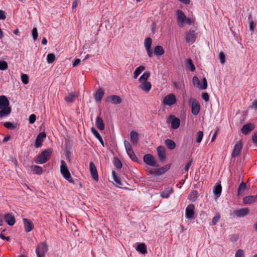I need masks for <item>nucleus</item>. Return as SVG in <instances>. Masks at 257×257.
I'll list each match as a JSON object with an SVG mask.
<instances>
[{
	"mask_svg": "<svg viewBox=\"0 0 257 257\" xmlns=\"http://www.w3.org/2000/svg\"><path fill=\"white\" fill-rule=\"evenodd\" d=\"M60 172L64 179L70 183H74V180L71 176L67 165L64 160L61 161Z\"/></svg>",
	"mask_w": 257,
	"mask_h": 257,
	"instance_id": "1",
	"label": "nucleus"
},
{
	"mask_svg": "<svg viewBox=\"0 0 257 257\" xmlns=\"http://www.w3.org/2000/svg\"><path fill=\"white\" fill-rule=\"evenodd\" d=\"M51 153L52 152L50 149L45 150L36 158L35 162L39 164L46 163L50 159Z\"/></svg>",
	"mask_w": 257,
	"mask_h": 257,
	"instance_id": "2",
	"label": "nucleus"
},
{
	"mask_svg": "<svg viewBox=\"0 0 257 257\" xmlns=\"http://www.w3.org/2000/svg\"><path fill=\"white\" fill-rule=\"evenodd\" d=\"M48 245L46 242L40 243L36 248V253L37 257H44L48 251Z\"/></svg>",
	"mask_w": 257,
	"mask_h": 257,
	"instance_id": "3",
	"label": "nucleus"
},
{
	"mask_svg": "<svg viewBox=\"0 0 257 257\" xmlns=\"http://www.w3.org/2000/svg\"><path fill=\"white\" fill-rule=\"evenodd\" d=\"M195 205L193 204H189L185 209V216L187 219L192 220L195 219L196 215L195 214Z\"/></svg>",
	"mask_w": 257,
	"mask_h": 257,
	"instance_id": "4",
	"label": "nucleus"
},
{
	"mask_svg": "<svg viewBox=\"0 0 257 257\" xmlns=\"http://www.w3.org/2000/svg\"><path fill=\"white\" fill-rule=\"evenodd\" d=\"M192 82L193 85L203 90L206 89L207 87V82L205 77H203L202 80V85H200V80L197 76H194L192 78Z\"/></svg>",
	"mask_w": 257,
	"mask_h": 257,
	"instance_id": "5",
	"label": "nucleus"
},
{
	"mask_svg": "<svg viewBox=\"0 0 257 257\" xmlns=\"http://www.w3.org/2000/svg\"><path fill=\"white\" fill-rule=\"evenodd\" d=\"M242 148V143L240 140L236 142L234 146L233 151L231 153V158H235L238 157L241 152Z\"/></svg>",
	"mask_w": 257,
	"mask_h": 257,
	"instance_id": "6",
	"label": "nucleus"
},
{
	"mask_svg": "<svg viewBox=\"0 0 257 257\" xmlns=\"http://www.w3.org/2000/svg\"><path fill=\"white\" fill-rule=\"evenodd\" d=\"M167 122L170 123L171 127L173 129L176 130L178 128L180 124V119L175 117L174 115H170L167 119Z\"/></svg>",
	"mask_w": 257,
	"mask_h": 257,
	"instance_id": "7",
	"label": "nucleus"
},
{
	"mask_svg": "<svg viewBox=\"0 0 257 257\" xmlns=\"http://www.w3.org/2000/svg\"><path fill=\"white\" fill-rule=\"evenodd\" d=\"M177 22L180 27L184 26V22L186 17L182 11L178 10L176 11Z\"/></svg>",
	"mask_w": 257,
	"mask_h": 257,
	"instance_id": "8",
	"label": "nucleus"
},
{
	"mask_svg": "<svg viewBox=\"0 0 257 257\" xmlns=\"http://www.w3.org/2000/svg\"><path fill=\"white\" fill-rule=\"evenodd\" d=\"M143 160L147 165L152 167H157L158 165L156 164L155 158L151 154H146L144 156Z\"/></svg>",
	"mask_w": 257,
	"mask_h": 257,
	"instance_id": "9",
	"label": "nucleus"
},
{
	"mask_svg": "<svg viewBox=\"0 0 257 257\" xmlns=\"http://www.w3.org/2000/svg\"><path fill=\"white\" fill-rule=\"evenodd\" d=\"M163 102L165 105L169 106L175 104L176 102V96L173 94H169L164 98Z\"/></svg>",
	"mask_w": 257,
	"mask_h": 257,
	"instance_id": "10",
	"label": "nucleus"
},
{
	"mask_svg": "<svg viewBox=\"0 0 257 257\" xmlns=\"http://www.w3.org/2000/svg\"><path fill=\"white\" fill-rule=\"evenodd\" d=\"M152 43V40L150 37H148L145 40L144 46L147 51L148 55L149 57H152L153 55L152 50L151 49V46Z\"/></svg>",
	"mask_w": 257,
	"mask_h": 257,
	"instance_id": "11",
	"label": "nucleus"
},
{
	"mask_svg": "<svg viewBox=\"0 0 257 257\" xmlns=\"http://www.w3.org/2000/svg\"><path fill=\"white\" fill-rule=\"evenodd\" d=\"M185 39L187 43L193 44L196 41V37L194 30H189L185 34Z\"/></svg>",
	"mask_w": 257,
	"mask_h": 257,
	"instance_id": "12",
	"label": "nucleus"
},
{
	"mask_svg": "<svg viewBox=\"0 0 257 257\" xmlns=\"http://www.w3.org/2000/svg\"><path fill=\"white\" fill-rule=\"evenodd\" d=\"M169 169L167 165L165 167H161L157 169H151L150 173L154 175H161L164 174Z\"/></svg>",
	"mask_w": 257,
	"mask_h": 257,
	"instance_id": "13",
	"label": "nucleus"
},
{
	"mask_svg": "<svg viewBox=\"0 0 257 257\" xmlns=\"http://www.w3.org/2000/svg\"><path fill=\"white\" fill-rule=\"evenodd\" d=\"M200 110V105L199 103L195 99L192 100L191 104V112L194 115H197Z\"/></svg>",
	"mask_w": 257,
	"mask_h": 257,
	"instance_id": "14",
	"label": "nucleus"
},
{
	"mask_svg": "<svg viewBox=\"0 0 257 257\" xmlns=\"http://www.w3.org/2000/svg\"><path fill=\"white\" fill-rule=\"evenodd\" d=\"M89 169L92 178L97 181L98 180V176L97 171L94 164L92 162H90L89 164Z\"/></svg>",
	"mask_w": 257,
	"mask_h": 257,
	"instance_id": "15",
	"label": "nucleus"
},
{
	"mask_svg": "<svg viewBox=\"0 0 257 257\" xmlns=\"http://www.w3.org/2000/svg\"><path fill=\"white\" fill-rule=\"evenodd\" d=\"M46 137V135L44 132H41L37 136L35 143V147L36 148H38L40 147H41L42 142H43V140Z\"/></svg>",
	"mask_w": 257,
	"mask_h": 257,
	"instance_id": "16",
	"label": "nucleus"
},
{
	"mask_svg": "<svg viewBox=\"0 0 257 257\" xmlns=\"http://www.w3.org/2000/svg\"><path fill=\"white\" fill-rule=\"evenodd\" d=\"M157 152L159 158L161 161H164L166 160V152L163 146H160L158 147L157 148Z\"/></svg>",
	"mask_w": 257,
	"mask_h": 257,
	"instance_id": "17",
	"label": "nucleus"
},
{
	"mask_svg": "<svg viewBox=\"0 0 257 257\" xmlns=\"http://www.w3.org/2000/svg\"><path fill=\"white\" fill-rule=\"evenodd\" d=\"M5 221L10 226H13L15 223L16 220L14 216L11 213H7L4 216Z\"/></svg>",
	"mask_w": 257,
	"mask_h": 257,
	"instance_id": "18",
	"label": "nucleus"
},
{
	"mask_svg": "<svg viewBox=\"0 0 257 257\" xmlns=\"http://www.w3.org/2000/svg\"><path fill=\"white\" fill-rule=\"evenodd\" d=\"M249 210L247 208H241L234 211V214L237 217H241L247 215L248 214Z\"/></svg>",
	"mask_w": 257,
	"mask_h": 257,
	"instance_id": "19",
	"label": "nucleus"
},
{
	"mask_svg": "<svg viewBox=\"0 0 257 257\" xmlns=\"http://www.w3.org/2000/svg\"><path fill=\"white\" fill-rule=\"evenodd\" d=\"M12 112V109L10 105L6 106L0 109V118L6 117L9 115Z\"/></svg>",
	"mask_w": 257,
	"mask_h": 257,
	"instance_id": "20",
	"label": "nucleus"
},
{
	"mask_svg": "<svg viewBox=\"0 0 257 257\" xmlns=\"http://www.w3.org/2000/svg\"><path fill=\"white\" fill-rule=\"evenodd\" d=\"M9 105H10V101L8 98L5 95L0 96V109Z\"/></svg>",
	"mask_w": 257,
	"mask_h": 257,
	"instance_id": "21",
	"label": "nucleus"
},
{
	"mask_svg": "<svg viewBox=\"0 0 257 257\" xmlns=\"http://www.w3.org/2000/svg\"><path fill=\"white\" fill-rule=\"evenodd\" d=\"M254 128V125L252 123H247L244 125L241 131L242 134L244 135L248 134L250 132H251Z\"/></svg>",
	"mask_w": 257,
	"mask_h": 257,
	"instance_id": "22",
	"label": "nucleus"
},
{
	"mask_svg": "<svg viewBox=\"0 0 257 257\" xmlns=\"http://www.w3.org/2000/svg\"><path fill=\"white\" fill-rule=\"evenodd\" d=\"M23 220L25 226V230L27 232H30L33 229V225L32 222L27 218H24Z\"/></svg>",
	"mask_w": 257,
	"mask_h": 257,
	"instance_id": "23",
	"label": "nucleus"
},
{
	"mask_svg": "<svg viewBox=\"0 0 257 257\" xmlns=\"http://www.w3.org/2000/svg\"><path fill=\"white\" fill-rule=\"evenodd\" d=\"M112 175L113 177V180L114 181L116 185L121 188L124 184V182L122 181L117 176L114 171L112 172Z\"/></svg>",
	"mask_w": 257,
	"mask_h": 257,
	"instance_id": "24",
	"label": "nucleus"
},
{
	"mask_svg": "<svg viewBox=\"0 0 257 257\" xmlns=\"http://www.w3.org/2000/svg\"><path fill=\"white\" fill-rule=\"evenodd\" d=\"M136 250L142 254H146L147 252V246L144 243H138Z\"/></svg>",
	"mask_w": 257,
	"mask_h": 257,
	"instance_id": "25",
	"label": "nucleus"
},
{
	"mask_svg": "<svg viewBox=\"0 0 257 257\" xmlns=\"http://www.w3.org/2000/svg\"><path fill=\"white\" fill-rule=\"evenodd\" d=\"M91 131L95 138L99 141L103 147H104L103 141L98 131L93 127L91 128Z\"/></svg>",
	"mask_w": 257,
	"mask_h": 257,
	"instance_id": "26",
	"label": "nucleus"
},
{
	"mask_svg": "<svg viewBox=\"0 0 257 257\" xmlns=\"http://www.w3.org/2000/svg\"><path fill=\"white\" fill-rule=\"evenodd\" d=\"M139 87L146 92H148L151 89L152 85L150 82H146L142 83Z\"/></svg>",
	"mask_w": 257,
	"mask_h": 257,
	"instance_id": "27",
	"label": "nucleus"
},
{
	"mask_svg": "<svg viewBox=\"0 0 257 257\" xmlns=\"http://www.w3.org/2000/svg\"><path fill=\"white\" fill-rule=\"evenodd\" d=\"M246 183H245L243 182H242L239 185L238 189H237V196H242L244 194V192L246 189Z\"/></svg>",
	"mask_w": 257,
	"mask_h": 257,
	"instance_id": "28",
	"label": "nucleus"
},
{
	"mask_svg": "<svg viewBox=\"0 0 257 257\" xmlns=\"http://www.w3.org/2000/svg\"><path fill=\"white\" fill-rule=\"evenodd\" d=\"M130 137L131 141L133 144L135 145L138 143L139 139V135L138 133L134 131H131L130 133Z\"/></svg>",
	"mask_w": 257,
	"mask_h": 257,
	"instance_id": "29",
	"label": "nucleus"
},
{
	"mask_svg": "<svg viewBox=\"0 0 257 257\" xmlns=\"http://www.w3.org/2000/svg\"><path fill=\"white\" fill-rule=\"evenodd\" d=\"M104 92L102 88H99L95 95V99L96 101H100L104 96Z\"/></svg>",
	"mask_w": 257,
	"mask_h": 257,
	"instance_id": "30",
	"label": "nucleus"
},
{
	"mask_svg": "<svg viewBox=\"0 0 257 257\" xmlns=\"http://www.w3.org/2000/svg\"><path fill=\"white\" fill-rule=\"evenodd\" d=\"M96 125L100 131L104 130L105 126L102 119L100 116H97L96 120Z\"/></svg>",
	"mask_w": 257,
	"mask_h": 257,
	"instance_id": "31",
	"label": "nucleus"
},
{
	"mask_svg": "<svg viewBox=\"0 0 257 257\" xmlns=\"http://www.w3.org/2000/svg\"><path fill=\"white\" fill-rule=\"evenodd\" d=\"M257 199V195L255 196H248L244 197L243 203L244 204H250L253 203Z\"/></svg>",
	"mask_w": 257,
	"mask_h": 257,
	"instance_id": "32",
	"label": "nucleus"
},
{
	"mask_svg": "<svg viewBox=\"0 0 257 257\" xmlns=\"http://www.w3.org/2000/svg\"><path fill=\"white\" fill-rule=\"evenodd\" d=\"M173 192V189L168 188L165 189L161 193L160 196L163 198H168L170 195Z\"/></svg>",
	"mask_w": 257,
	"mask_h": 257,
	"instance_id": "33",
	"label": "nucleus"
},
{
	"mask_svg": "<svg viewBox=\"0 0 257 257\" xmlns=\"http://www.w3.org/2000/svg\"><path fill=\"white\" fill-rule=\"evenodd\" d=\"M165 144L167 148L170 150H173L176 147L175 143L170 139H166L165 141Z\"/></svg>",
	"mask_w": 257,
	"mask_h": 257,
	"instance_id": "34",
	"label": "nucleus"
},
{
	"mask_svg": "<svg viewBox=\"0 0 257 257\" xmlns=\"http://www.w3.org/2000/svg\"><path fill=\"white\" fill-rule=\"evenodd\" d=\"M164 50L161 46H156L154 48V53L157 56H161L164 54Z\"/></svg>",
	"mask_w": 257,
	"mask_h": 257,
	"instance_id": "35",
	"label": "nucleus"
},
{
	"mask_svg": "<svg viewBox=\"0 0 257 257\" xmlns=\"http://www.w3.org/2000/svg\"><path fill=\"white\" fill-rule=\"evenodd\" d=\"M32 171L37 175H41L43 173V168L39 166L32 165L31 167Z\"/></svg>",
	"mask_w": 257,
	"mask_h": 257,
	"instance_id": "36",
	"label": "nucleus"
},
{
	"mask_svg": "<svg viewBox=\"0 0 257 257\" xmlns=\"http://www.w3.org/2000/svg\"><path fill=\"white\" fill-rule=\"evenodd\" d=\"M110 99L111 102L115 104H120L122 101L121 98L115 95H111L110 97Z\"/></svg>",
	"mask_w": 257,
	"mask_h": 257,
	"instance_id": "37",
	"label": "nucleus"
},
{
	"mask_svg": "<svg viewBox=\"0 0 257 257\" xmlns=\"http://www.w3.org/2000/svg\"><path fill=\"white\" fill-rule=\"evenodd\" d=\"M150 76V72H147L145 73H144L139 78V81L140 83H144L146 82H148L147 80Z\"/></svg>",
	"mask_w": 257,
	"mask_h": 257,
	"instance_id": "38",
	"label": "nucleus"
},
{
	"mask_svg": "<svg viewBox=\"0 0 257 257\" xmlns=\"http://www.w3.org/2000/svg\"><path fill=\"white\" fill-rule=\"evenodd\" d=\"M145 69V67L143 66H140L138 67L134 73V79H136L139 75L141 74L142 71H144Z\"/></svg>",
	"mask_w": 257,
	"mask_h": 257,
	"instance_id": "39",
	"label": "nucleus"
},
{
	"mask_svg": "<svg viewBox=\"0 0 257 257\" xmlns=\"http://www.w3.org/2000/svg\"><path fill=\"white\" fill-rule=\"evenodd\" d=\"M222 187L220 185H216L213 189V192L217 197L220 196L221 193Z\"/></svg>",
	"mask_w": 257,
	"mask_h": 257,
	"instance_id": "40",
	"label": "nucleus"
},
{
	"mask_svg": "<svg viewBox=\"0 0 257 257\" xmlns=\"http://www.w3.org/2000/svg\"><path fill=\"white\" fill-rule=\"evenodd\" d=\"M186 65L191 71L194 72L195 70V67L191 59L186 60Z\"/></svg>",
	"mask_w": 257,
	"mask_h": 257,
	"instance_id": "41",
	"label": "nucleus"
},
{
	"mask_svg": "<svg viewBox=\"0 0 257 257\" xmlns=\"http://www.w3.org/2000/svg\"><path fill=\"white\" fill-rule=\"evenodd\" d=\"M55 60V56L53 53H50L47 55V62L49 64L53 63Z\"/></svg>",
	"mask_w": 257,
	"mask_h": 257,
	"instance_id": "42",
	"label": "nucleus"
},
{
	"mask_svg": "<svg viewBox=\"0 0 257 257\" xmlns=\"http://www.w3.org/2000/svg\"><path fill=\"white\" fill-rule=\"evenodd\" d=\"M4 125L7 128L10 130H14L16 127V125L11 122H6L4 123Z\"/></svg>",
	"mask_w": 257,
	"mask_h": 257,
	"instance_id": "43",
	"label": "nucleus"
},
{
	"mask_svg": "<svg viewBox=\"0 0 257 257\" xmlns=\"http://www.w3.org/2000/svg\"><path fill=\"white\" fill-rule=\"evenodd\" d=\"M75 96L73 93H70L69 95L66 96L64 98L65 100L67 102H73Z\"/></svg>",
	"mask_w": 257,
	"mask_h": 257,
	"instance_id": "44",
	"label": "nucleus"
},
{
	"mask_svg": "<svg viewBox=\"0 0 257 257\" xmlns=\"http://www.w3.org/2000/svg\"><path fill=\"white\" fill-rule=\"evenodd\" d=\"M124 145L127 153L133 151L132 147L128 141L125 140L124 141Z\"/></svg>",
	"mask_w": 257,
	"mask_h": 257,
	"instance_id": "45",
	"label": "nucleus"
},
{
	"mask_svg": "<svg viewBox=\"0 0 257 257\" xmlns=\"http://www.w3.org/2000/svg\"><path fill=\"white\" fill-rule=\"evenodd\" d=\"M114 165L117 169H120L122 167V163L121 161L117 158H114Z\"/></svg>",
	"mask_w": 257,
	"mask_h": 257,
	"instance_id": "46",
	"label": "nucleus"
},
{
	"mask_svg": "<svg viewBox=\"0 0 257 257\" xmlns=\"http://www.w3.org/2000/svg\"><path fill=\"white\" fill-rule=\"evenodd\" d=\"M203 137V132L202 131H199L197 133V135H196V142H197V143H200L201 142L202 140Z\"/></svg>",
	"mask_w": 257,
	"mask_h": 257,
	"instance_id": "47",
	"label": "nucleus"
},
{
	"mask_svg": "<svg viewBox=\"0 0 257 257\" xmlns=\"http://www.w3.org/2000/svg\"><path fill=\"white\" fill-rule=\"evenodd\" d=\"M32 35L34 41H36L38 37V31L36 28H34L32 31Z\"/></svg>",
	"mask_w": 257,
	"mask_h": 257,
	"instance_id": "48",
	"label": "nucleus"
},
{
	"mask_svg": "<svg viewBox=\"0 0 257 257\" xmlns=\"http://www.w3.org/2000/svg\"><path fill=\"white\" fill-rule=\"evenodd\" d=\"M21 80L24 84H27L29 83V77L27 74H22Z\"/></svg>",
	"mask_w": 257,
	"mask_h": 257,
	"instance_id": "49",
	"label": "nucleus"
},
{
	"mask_svg": "<svg viewBox=\"0 0 257 257\" xmlns=\"http://www.w3.org/2000/svg\"><path fill=\"white\" fill-rule=\"evenodd\" d=\"M235 257H245L244 251L242 249H238L236 250Z\"/></svg>",
	"mask_w": 257,
	"mask_h": 257,
	"instance_id": "50",
	"label": "nucleus"
},
{
	"mask_svg": "<svg viewBox=\"0 0 257 257\" xmlns=\"http://www.w3.org/2000/svg\"><path fill=\"white\" fill-rule=\"evenodd\" d=\"M8 64L6 61H0V70H5L8 68Z\"/></svg>",
	"mask_w": 257,
	"mask_h": 257,
	"instance_id": "51",
	"label": "nucleus"
},
{
	"mask_svg": "<svg viewBox=\"0 0 257 257\" xmlns=\"http://www.w3.org/2000/svg\"><path fill=\"white\" fill-rule=\"evenodd\" d=\"M220 214L217 213L215 214V215L213 217L212 222L213 225H215L217 222L219 221L220 219Z\"/></svg>",
	"mask_w": 257,
	"mask_h": 257,
	"instance_id": "52",
	"label": "nucleus"
},
{
	"mask_svg": "<svg viewBox=\"0 0 257 257\" xmlns=\"http://www.w3.org/2000/svg\"><path fill=\"white\" fill-rule=\"evenodd\" d=\"M256 24L252 21H249V29L251 32H253L256 27Z\"/></svg>",
	"mask_w": 257,
	"mask_h": 257,
	"instance_id": "53",
	"label": "nucleus"
},
{
	"mask_svg": "<svg viewBox=\"0 0 257 257\" xmlns=\"http://www.w3.org/2000/svg\"><path fill=\"white\" fill-rule=\"evenodd\" d=\"M130 158L133 161H137L138 158L136 157V155L135 154L134 151H131L130 152H128L127 153Z\"/></svg>",
	"mask_w": 257,
	"mask_h": 257,
	"instance_id": "54",
	"label": "nucleus"
},
{
	"mask_svg": "<svg viewBox=\"0 0 257 257\" xmlns=\"http://www.w3.org/2000/svg\"><path fill=\"white\" fill-rule=\"evenodd\" d=\"M219 58L221 64H223L225 62V57L223 53L220 52L219 54Z\"/></svg>",
	"mask_w": 257,
	"mask_h": 257,
	"instance_id": "55",
	"label": "nucleus"
},
{
	"mask_svg": "<svg viewBox=\"0 0 257 257\" xmlns=\"http://www.w3.org/2000/svg\"><path fill=\"white\" fill-rule=\"evenodd\" d=\"M36 120V116L34 114L30 115L29 118V121L30 124H33Z\"/></svg>",
	"mask_w": 257,
	"mask_h": 257,
	"instance_id": "56",
	"label": "nucleus"
},
{
	"mask_svg": "<svg viewBox=\"0 0 257 257\" xmlns=\"http://www.w3.org/2000/svg\"><path fill=\"white\" fill-rule=\"evenodd\" d=\"M192 193L194 196L193 198H191L192 197V195H190L188 196V199L189 200H192V201H194V200H195L196 199V198L197 197V192L196 191H193Z\"/></svg>",
	"mask_w": 257,
	"mask_h": 257,
	"instance_id": "57",
	"label": "nucleus"
},
{
	"mask_svg": "<svg viewBox=\"0 0 257 257\" xmlns=\"http://www.w3.org/2000/svg\"><path fill=\"white\" fill-rule=\"evenodd\" d=\"M202 98L206 102L208 101L209 99V95L206 92H204V93H202Z\"/></svg>",
	"mask_w": 257,
	"mask_h": 257,
	"instance_id": "58",
	"label": "nucleus"
},
{
	"mask_svg": "<svg viewBox=\"0 0 257 257\" xmlns=\"http://www.w3.org/2000/svg\"><path fill=\"white\" fill-rule=\"evenodd\" d=\"M248 108L256 110L257 109V99L254 100L252 103L251 105L249 106Z\"/></svg>",
	"mask_w": 257,
	"mask_h": 257,
	"instance_id": "59",
	"label": "nucleus"
},
{
	"mask_svg": "<svg viewBox=\"0 0 257 257\" xmlns=\"http://www.w3.org/2000/svg\"><path fill=\"white\" fill-rule=\"evenodd\" d=\"M253 143L257 146V131L255 132L252 136Z\"/></svg>",
	"mask_w": 257,
	"mask_h": 257,
	"instance_id": "60",
	"label": "nucleus"
},
{
	"mask_svg": "<svg viewBox=\"0 0 257 257\" xmlns=\"http://www.w3.org/2000/svg\"><path fill=\"white\" fill-rule=\"evenodd\" d=\"M192 160H190L185 166L184 170L185 172H187L192 164Z\"/></svg>",
	"mask_w": 257,
	"mask_h": 257,
	"instance_id": "61",
	"label": "nucleus"
},
{
	"mask_svg": "<svg viewBox=\"0 0 257 257\" xmlns=\"http://www.w3.org/2000/svg\"><path fill=\"white\" fill-rule=\"evenodd\" d=\"M81 62V60L80 59H75V60L74 61L73 63V67H76L77 66V65H78Z\"/></svg>",
	"mask_w": 257,
	"mask_h": 257,
	"instance_id": "62",
	"label": "nucleus"
},
{
	"mask_svg": "<svg viewBox=\"0 0 257 257\" xmlns=\"http://www.w3.org/2000/svg\"><path fill=\"white\" fill-rule=\"evenodd\" d=\"M6 18L5 12L2 10H0V20H5Z\"/></svg>",
	"mask_w": 257,
	"mask_h": 257,
	"instance_id": "63",
	"label": "nucleus"
},
{
	"mask_svg": "<svg viewBox=\"0 0 257 257\" xmlns=\"http://www.w3.org/2000/svg\"><path fill=\"white\" fill-rule=\"evenodd\" d=\"M185 22L188 24V25H193V21L190 18H187L185 19Z\"/></svg>",
	"mask_w": 257,
	"mask_h": 257,
	"instance_id": "64",
	"label": "nucleus"
}]
</instances>
